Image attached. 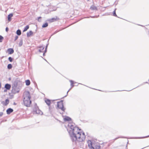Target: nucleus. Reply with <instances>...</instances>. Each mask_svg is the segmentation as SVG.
<instances>
[{"instance_id":"obj_1","label":"nucleus","mask_w":149,"mask_h":149,"mask_svg":"<svg viewBox=\"0 0 149 149\" xmlns=\"http://www.w3.org/2000/svg\"><path fill=\"white\" fill-rule=\"evenodd\" d=\"M69 129L67 130L70 136L72 141L75 144H77L78 142H82L84 141L86 138L84 132L82 134L80 132L81 129L78 127L74 126L73 123H69L68 125Z\"/></svg>"},{"instance_id":"obj_2","label":"nucleus","mask_w":149,"mask_h":149,"mask_svg":"<svg viewBox=\"0 0 149 149\" xmlns=\"http://www.w3.org/2000/svg\"><path fill=\"white\" fill-rule=\"evenodd\" d=\"M24 105L27 107H29L31 103V101L30 100L31 96L29 91H27L25 93L24 95Z\"/></svg>"},{"instance_id":"obj_3","label":"nucleus","mask_w":149,"mask_h":149,"mask_svg":"<svg viewBox=\"0 0 149 149\" xmlns=\"http://www.w3.org/2000/svg\"><path fill=\"white\" fill-rule=\"evenodd\" d=\"M20 82L18 80L15 81L12 85V93L14 94L18 93L21 88Z\"/></svg>"},{"instance_id":"obj_4","label":"nucleus","mask_w":149,"mask_h":149,"mask_svg":"<svg viewBox=\"0 0 149 149\" xmlns=\"http://www.w3.org/2000/svg\"><path fill=\"white\" fill-rule=\"evenodd\" d=\"M88 147L91 149H100V146L98 145L93 144L91 140H89L87 142Z\"/></svg>"},{"instance_id":"obj_5","label":"nucleus","mask_w":149,"mask_h":149,"mask_svg":"<svg viewBox=\"0 0 149 149\" xmlns=\"http://www.w3.org/2000/svg\"><path fill=\"white\" fill-rule=\"evenodd\" d=\"M57 107L60 109L63 112H65V108L64 107L63 104V101L61 100L57 102Z\"/></svg>"},{"instance_id":"obj_6","label":"nucleus","mask_w":149,"mask_h":149,"mask_svg":"<svg viewBox=\"0 0 149 149\" xmlns=\"http://www.w3.org/2000/svg\"><path fill=\"white\" fill-rule=\"evenodd\" d=\"M33 112L34 113L38 114H42V112L38 108V107L37 105V104H36L35 105V107L33 110Z\"/></svg>"},{"instance_id":"obj_7","label":"nucleus","mask_w":149,"mask_h":149,"mask_svg":"<svg viewBox=\"0 0 149 149\" xmlns=\"http://www.w3.org/2000/svg\"><path fill=\"white\" fill-rule=\"evenodd\" d=\"M59 19L56 16V17L52 18V19H49L48 20V21L51 22L56 21L57 20H59Z\"/></svg>"},{"instance_id":"obj_8","label":"nucleus","mask_w":149,"mask_h":149,"mask_svg":"<svg viewBox=\"0 0 149 149\" xmlns=\"http://www.w3.org/2000/svg\"><path fill=\"white\" fill-rule=\"evenodd\" d=\"M11 87V86L10 84H6L5 86V88L8 90H9Z\"/></svg>"},{"instance_id":"obj_9","label":"nucleus","mask_w":149,"mask_h":149,"mask_svg":"<svg viewBox=\"0 0 149 149\" xmlns=\"http://www.w3.org/2000/svg\"><path fill=\"white\" fill-rule=\"evenodd\" d=\"M13 111V109L11 108H9L6 110V113L8 114H9Z\"/></svg>"},{"instance_id":"obj_10","label":"nucleus","mask_w":149,"mask_h":149,"mask_svg":"<svg viewBox=\"0 0 149 149\" xmlns=\"http://www.w3.org/2000/svg\"><path fill=\"white\" fill-rule=\"evenodd\" d=\"M9 54H12L14 52V50L12 48H9L7 50Z\"/></svg>"},{"instance_id":"obj_11","label":"nucleus","mask_w":149,"mask_h":149,"mask_svg":"<svg viewBox=\"0 0 149 149\" xmlns=\"http://www.w3.org/2000/svg\"><path fill=\"white\" fill-rule=\"evenodd\" d=\"M13 14L12 13H10L8 15V19L9 21H10L11 19V17L13 16Z\"/></svg>"},{"instance_id":"obj_12","label":"nucleus","mask_w":149,"mask_h":149,"mask_svg":"<svg viewBox=\"0 0 149 149\" xmlns=\"http://www.w3.org/2000/svg\"><path fill=\"white\" fill-rule=\"evenodd\" d=\"M64 120L65 121H69L71 120V118L68 116H66L64 118Z\"/></svg>"},{"instance_id":"obj_13","label":"nucleus","mask_w":149,"mask_h":149,"mask_svg":"<svg viewBox=\"0 0 149 149\" xmlns=\"http://www.w3.org/2000/svg\"><path fill=\"white\" fill-rule=\"evenodd\" d=\"M45 102L46 104L48 105L49 106L51 104V101L50 100L48 99H46L45 100Z\"/></svg>"},{"instance_id":"obj_14","label":"nucleus","mask_w":149,"mask_h":149,"mask_svg":"<svg viewBox=\"0 0 149 149\" xmlns=\"http://www.w3.org/2000/svg\"><path fill=\"white\" fill-rule=\"evenodd\" d=\"M90 9L92 10H98L96 6H95L93 5H92Z\"/></svg>"},{"instance_id":"obj_15","label":"nucleus","mask_w":149,"mask_h":149,"mask_svg":"<svg viewBox=\"0 0 149 149\" xmlns=\"http://www.w3.org/2000/svg\"><path fill=\"white\" fill-rule=\"evenodd\" d=\"M33 34V32L32 31H30L29 32H27L26 34L28 37H29L30 36L32 35Z\"/></svg>"},{"instance_id":"obj_16","label":"nucleus","mask_w":149,"mask_h":149,"mask_svg":"<svg viewBox=\"0 0 149 149\" xmlns=\"http://www.w3.org/2000/svg\"><path fill=\"white\" fill-rule=\"evenodd\" d=\"M9 103V100L8 99H6L5 100V102H4V103H3V102H2V103H3V104L5 106H6Z\"/></svg>"},{"instance_id":"obj_17","label":"nucleus","mask_w":149,"mask_h":149,"mask_svg":"<svg viewBox=\"0 0 149 149\" xmlns=\"http://www.w3.org/2000/svg\"><path fill=\"white\" fill-rule=\"evenodd\" d=\"M16 34L18 36H20L21 34V31L20 29H18L16 31Z\"/></svg>"},{"instance_id":"obj_18","label":"nucleus","mask_w":149,"mask_h":149,"mask_svg":"<svg viewBox=\"0 0 149 149\" xmlns=\"http://www.w3.org/2000/svg\"><path fill=\"white\" fill-rule=\"evenodd\" d=\"M40 49H39V51L40 52H42V51L44 49V47L42 46H40L39 47Z\"/></svg>"},{"instance_id":"obj_19","label":"nucleus","mask_w":149,"mask_h":149,"mask_svg":"<svg viewBox=\"0 0 149 149\" xmlns=\"http://www.w3.org/2000/svg\"><path fill=\"white\" fill-rule=\"evenodd\" d=\"M25 83H26V85L27 86H28L30 85V81L29 79H27V80H26Z\"/></svg>"},{"instance_id":"obj_20","label":"nucleus","mask_w":149,"mask_h":149,"mask_svg":"<svg viewBox=\"0 0 149 149\" xmlns=\"http://www.w3.org/2000/svg\"><path fill=\"white\" fill-rule=\"evenodd\" d=\"M29 28V25H27L24 28V29L23 31V32H25Z\"/></svg>"},{"instance_id":"obj_21","label":"nucleus","mask_w":149,"mask_h":149,"mask_svg":"<svg viewBox=\"0 0 149 149\" xmlns=\"http://www.w3.org/2000/svg\"><path fill=\"white\" fill-rule=\"evenodd\" d=\"M22 44H23V40H22V39H21L19 42V47H21L22 45Z\"/></svg>"},{"instance_id":"obj_22","label":"nucleus","mask_w":149,"mask_h":149,"mask_svg":"<svg viewBox=\"0 0 149 149\" xmlns=\"http://www.w3.org/2000/svg\"><path fill=\"white\" fill-rule=\"evenodd\" d=\"M48 26V23L47 22L43 24L42 26V28H45L47 27Z\"/></svg>"},{"instance_id":"obj_23","label":"nucleus","mask_w":149,"mask_h":149,"mask_svg":"<svg viewBox=\"0 0 149 149\" xmlns=\"http://www.w3.org/2000/svg\"><path fill=\"white\" fill-rule=\"evenodd\" d=\"M12 68V65L11 64H9L7 65V68L9 69H11Z\"/></svg>"},{"instance_id":"obj_24","label":"nucleus","mask_w":149,"mask_h":149,"mask_svg":"<svg viewBox=\"0 0 149 149\" xmlns=\"http://www.w3.org/2000/svg\"><path fill=\"white\" fill-rule=\"evenodd\" d=\"M70 82L71 83V88L74 86V85H73L74 82L72 80H70Z\"/></svg>"},{"instance_id":"obj_25","label":"nucleus","mask_w":149,"mask_h":149,"mask_svg":"<svg viewBox=\"0 0 149 149\" xmlns=\"http://www.w3.org/2000/svg\"><path fill=\"white\" fill-rule=\"evenodd\" d=\"M116 9H115V10L113 11V16H115V17H117V15L116 13Z\"/></svg>"},{"instance_id":"obj_26","label":"nucleus","mask_w":149,"mask_h":149,"mask_svg":"<svg viewBox=\"0 0 149 149\" xmlns=\"http://www.w3.org/2000/svg\"><path fill=\"white\" fill-rule=\"evenodd\" d=\"M3 39V37L1 36L0 35V42H2Z\"/></svg>"},{"instance_id":"obj_27","label":"nucleus","mask_w":149,"mask_h":149,"mask_svg":"<svg viewBox=\"0 0 149 149\" xmlns=\"http://www.w3.org/2000/svg\"><path fill=\"white\" fill-rule=\"evenodd\" d=\"M13 59L11 57H10L8 58V60L10 62H12L13 61Z\"/></svg>"},{"instance_id":"obj_28","label":"nucleus","mask_w":149,"mask_h":149,"mask_svg":"<svg viewBox=\"0 0 149 149\" xmlns=\"http://www.w3.org/2000/svg\"><path fill=\"white\" fill-rule=\"evenodd\" d=\"M41 18H42V17H38V21L39 22H41V20H40V19H41Z\"/></svg>"},{"instance_id":"obj_29","label":"nucleus","mask_w":149,"mask_h":149,"mask_svg":"<svg viewBox=\"0 0 149 149\" xmlns=\"http://www.w3.org/2000/svg\"><path fill=\"white\" fill-rule=\"evenodd\" d=\"M99 16V15H98L97 16H91V18H95V17H97Z\"/></svg>"},{"instance_id":"obj_30","label":"nucleus","mask_w":149,"mask_h":149,"mask_svg":"<svg viewBox=\"0 0 149 149\" xmlns=\"http://www.w3.org/2000/svg\"><path fill=\"white\" fill-rule=\"evenodd\" d=\"M18 38V36H16L15 37V41L16 40H17V39Z\"/></svg>"},{"instance_id":"obj_31","label":"nucleus","mask_w":149,"mask_h":149,"mask_svg":"<svg viewBox=\"0 0 149 149\" xmlns=\"http://www.w3.org/2000/svg\"><path fill=\"white\" fill-rule=\"evenodd\" d=\"M9 29L8 27H6V32H8V31Z\"/></svg>"},{"instance_id":"obj_32","label":"nucleus","mask_w":149,"mask_h":149,"mask_svg":"<svg viewBox=\"0 0 149 149\" xmlns=\"http://www.w3.org/2000/svg\"><path fill=\"white\" fill-rule=\"evenodd\" d=\"M71 89V88H70L68 90V91H67V95H65V97H66L67 95H68V92Z\"/></svg>"},{"instance_id":"obj_33","label":"nucleus","mask_w":149,"mask_h":149,"mask_svg":"<svg viewBox=\"0 0 149 149\" xmlns=\"http://www.w3.org/2000/svg\"><path fill=\"white\" fill-rule=\"evenodd\" d=\"M3 113L2 112H0V116H1L3 115Z\"/></svg>"},{"instance_id":"obj_34","label":"nucleus","mask_w":149,"mask_h":149,"mask_svg":"<svg viewBox=\"0 0 149 149\" xmlns=\"http://www.w3.org/2000/svg\"><path fill=\"white\" fill-rule=\"evenodd\" d=\"M47 48L46 47H45V51H44V52L46 53V52L47 51Z\"/></svg>"},{"instance_id":"obj_35","label":"nucleus","mask_w":149,"mask_h":149,"mask_svg":"<svg viewBox=\"0 0 149 149\" xmlns=\"http://www.w3.org/2000/svg\"><path fill=\"white\" fill-rule=\"evenodd\" d=\"M148 137H149V135H148V136H146L145 137H143L139 138H144Z\"/></svg>"},{"instance_id":"obj_36","label":"nucleus","mask_w":149,"mask_h":149,"mask_svg":"<svg viewBox=\"0 0 149 149\" xmlns=\"http://www.w3.org/2000/svg\"><path fill=\"white\" fill-rule=\"evenodd\" d=\"M59 31H55L54 33V34H55L57 32H58Z\"/></svg>"},{"instance_id":"obj_37","label":"nucleus","mask_w":149,"mask_h":149,"mask_svg":"<svg viewBox=\"0 0 149 149\" xmlns=\"http://www.w3.org/2000/svg\"><path fill=\"white\" fill-rule=\"evenodd\" d=\"M45 53H46L45 52H44V53H43V56H45Z\"/></svg>"},{"instance_id":"obj_38","label":"nucleus","mask_w":149,"mask_h":149,"mask_svg":"<svg viewBox=\"0 0 149 149\" xmlns=\"http://www.w3.org/2000/svg\"><path fill=\"white\" fill-rule=\"evenodd\" d=\"M48 45H49V44H47L46 45V48H47V47H48Z\"/></svg>"},{"instance_id":"obj_39","label":"nucleus","mask_w":149,"mask_h":149,"mask_svg":"<svg viewBox=\"0 0 149 149\" xmlns=\"http://www.w3.org/2000/svg\"><path fill=\"white\" fill-rule=\"evenodd\" d=\"M7 90H6V89H5V90H4V92H6V91H7Z\"/></svg>"},{"instance_id":"obj_40","label":"nucleus","mask_w":149,"mask_h":149,"mask_svg":"<svg viewBox=\"0 0 149 149\" xmlns=\"http://www.w3.org/2000/svg\"><path fill=\"white\" fill-rule=\"evenodd\" d=\"M14 105H16V103H15V102H14Z\"/></svg>"},{"instance_id":"obj_41","label":"nucleus","mask_w":149,"mask_h":149,"mask_svg":"<svg viewBox=\"0 0 149 149\" xmlns=\"http://www.w3.org/2000/svg\"><path fill=\"white\" fill-rule=\"evenodd\" d=\"M10 79H11V78H9V80H10Z\"/></svg>"},{"instance_id":"obj_42","label":"nucleus","mask_w":149,"mask_h":149,"mask_svg":"<svg viewBox=\"0 0 149 149\" xmlns=\"http://www.w3.org/2000/svg\"><path fill=\"white\" fill-rule=\"evenodd\" d=\"M117 139H118V138H116L115 139V140H116Z\"/></svg>"},{"instance_id":"obj_43","label":"nucleus","mask_w":149,"mask_h":149,"mask_svg":"<svg viewBox=\"0 0 149 149\" xmlns=\"http://www.w3.org/2000/svg\"><path fill=\"white\" fill-rule=\"evenodd\" d=\"M61 113V114H63V113Z\"/></svg>"},{"instance_id":"obj_44","label":"nucleus","mask_w":149,"mask_h":149,"mask_svg":"<svg viewBox=\"0 0 149 149\" xmlns=\"http://www.w3.org/2000/svg\"><path fill=\"white\" fill-rule=\"evenodd\" d=\"M45 61H46V59H45Z\"/></svg>"},{"instance_id":"obj_45","label":"nucleus","mask_w":149,"mask_h":149,"mask_svg":"<svg viewBox=\"0 0 149 149\" xmlns=\"http://www.w3.org/2000/svg\"><path fill=\"white\" fill-rule=\"evenodd\" d=\"M65 28H63V29H65Z\"/></svg>"}]
</instances>
